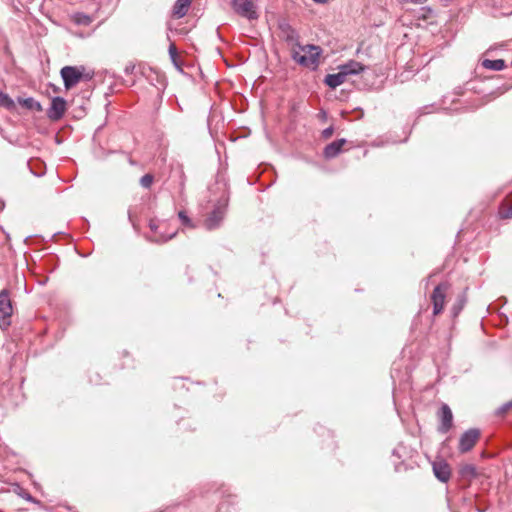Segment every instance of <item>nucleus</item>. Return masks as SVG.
Returning <instances> with one entry per match:
<instances>
[{"label":"nucleus","mask_w":512,"mask_h":512,"mask_svg":"<svg viewBox=\"0 0 512 512\" xmlns=\"http://www.w3.org/2000/svg\"><path fill=\"white\" fill-rule=\"evenodd\" d=\"M216 189L221 192V195L219 199L217 200V203L214 205V208L212 212L208 215V217L204 221V226L207 230L211 231L214 229H217L226 214L228 202H229V193L226 189V185L223 184H216Z\"/></svg>","instance_id":"nucleus-1"},{"label":"nucleus","mask_w":512,"mask_h":512,"mask_svg":"<svg viewBox=\"0 0 512 512\" xmlns=\"http://www.w3.org/2000/svg\"><path fill=\"white\" fill-rule=\"evenodd\" d=\"M321 53L322 49L317 45H300L297 49H292L291 58L303 67L315 70L319 65Z\"/></svg>","instance_id":"nucleus-2"},{"label":"nucleus","mask_w":512,"mask_h":512,"mask_svg":"<svg viewBox=\"0 0 512 512\" xmlns=\"http://www.w3.org/2000/svg\"><path fill=\"white\" fill-rule=\"evenodd\" d=\"M84 66H64L61 71V77L66 89H71L77 85L82 79L90 80L93 74H85Z\"/></svg>","instance_id":"nucleus-3"},{"label":"nucleus","mask_w":512,"mask_h":512,"mask_svg":"<svg viewBox=\"0 0 512 512\" xmlns=\"http://www.w3.org/2000/svg\"><path fill=\"white\" fill-rule=\"evenodd\" d=\"M256 2L257 0H233L232 7L240 16L255 20L259 17Z\"/></svg>","instance_id":"nucleus-4"},{"label":"nucleus","mask_w":512,"mask_h":512,"mask_svg":"<svg viewBox=\"0 0 512 512\" xmlns=\"http://www.w3.org/2000/svg\"><path fill=\"white\" fill-rule=\"evenodd\" d=\"M448 287L449 285L447 283H440L434 288L431 295L434 315H438L443 311Z\"/></svg>","instance_id":"nucleus-5"},{"label":"nucleus","mask_w":512,"mask_h":512,"mask_svg":"<svg viewBox=\"0 0 512 512\" xmlns=\"http://www.w3.org/2000/svg\"><path fill=\"white\" fill-rule=\"evenodd\" d=\"M13 312L12 303L10 300L9 291L3 289L0 291V324L9 325V318Z\"/></svg>","instance_id":"nucleus-6"},{"label":"nucleus","mask_w":512,"mask_h":512,"mask_svg":"<svg viewBox=\"0 0 512 512\" xmlns=\"http://www.w3.org/2000/svg\"><path fill=\"white\" fill-rule=\"evenodd\" d=\"M280 37L291 48L297 49L301 44L299 42V35L297 31L292 28L288 23H281L279 25Z\"/></svg>","instance_id":"nucleus-7"},{"label":"nucleus","mask_w":512,"mask_h":512,"mask_svg":"<svg viewBox=\"0 0 512 512\" xmlns=\"http://www.w3.org/2000/svg\"><path fill=\"white\" fill-rule=\"evenodd\" d=\"M480 437V431L478 429L472 428L467 431H465L459 440V450L462 453H466L470 451L474 445L476 444L477 440Z\"/></svg>","instance_id":"nucleus-8"},{"label":"nucleus","mask_w":512,"mask_h":512,"mask_svg":"<svg viewBox=\"0 0 512 512\" xmlns=\"http://www.w3.org/2000/svg\"><path fill=\"white\" fill-rule=\"evenodd\" d=\"M66 111V100L62 97H54L51 101V105L47 110V116L50 120H60Z\"/></svg>","instance_id":"nucleus-9"},{"label":"nucleus","mask_w":512,"mask_h":512,"mask_svg":"<svg viewBox=\"0 0 512 512\" xmlns=\"http://www.w3.org/2000/svg\"><path fill=\"white\" fill-rule=\"evenodd\" d=\"M432 468H433V473H434L435 477L439 481H441L443 483H446L449 481L450 476H451V469H450L449 464L446 461H444V460L435 461V462H433Z\"/></svg>","instance_id":"nucleus-10"},{"label":"nucleus","mask_w":512,"mask_h":512,"mask_svg":"<svg viewBox=\"0 0 512 512\" xmlns=\"http://www.w3.org/2000/svg\"><path fill=\"white\" fill-rule=\"evenodd\" d=\"M441 424L438 428L439 432L447 433L451 427L453 422V414L450 407L447 404H442L439 412Z\"/></svg>","instance_id":"nucleus-11"},{"label":"nucleus","mask_w":512,"mask_h":512,"mask_svg":"<svg viewBox=\"0 0 512 512\" xmlns=\"http://www.w3.org/2000/svg\"><path fill=\"white\" fill-rule=\"evenodd\" d=\"M149 228H150V231L152 232V235H147L146 238L150 242L165 243V242L171 240L172 238H174L176 235V232H173L168 235H165L163 233L158 234V232H157L158 224L154 220H150Z\"/></svg>","instance_id":"nucleus-12"},{"label":"nucleus","mask_w":512,"mask_h":512,"mask_svg":"<svg viewBox=\"0 0 512 512\" xmlns=\"http://www.w3.org/2000/svg\"><path fill=\"white\" fill-rule=\"evenodd\" d=\"M346 143L345 139H338L328 144L323 151V155L326 159H332L339 155L343 145Z\"/></svg>","instance_id":"nucleus-13"},{"label":"nucleus","mask_w":512,"mask_h":512,"mask_svg":"<svg viewBox=\"0 0 512 512\" xmlns=\"http://www.w3.org/2000/svg\"><path fill=\"white\" fill-rule=\"evenodd\" d=\"M339 69H342L343 72L348 75H357L367 69V66L363 65L362 63L350 60L347 63H344L339 66Z\"/></svg>","instance_id":"nucleus-14"},{"label":"nucleus","mask_w":512,"mask_h":512,"mask_svg":"<svg viewBox=\"0 0 512 512\" xmlns=\"http://www.w3.org/2000/svg\"><path fill=\"white\" fill-rule=\"evenodd\" d=\"M346 77L347 75L343 72V70L339 69L338 73L326 75L324 83L330 88L335 89L345 82Z\"/></svg>","instance_id":"nucleus-15"},{"label":"nucleus","mask_w":512,"mask_h":512,"mask_svg":"<svg viewBox=\"0 0 512 512\" xmlns=\"http://www.w3.org/2000/svg\"><path fill=\"white\" fill-rule=\"evenodd\" d=\"M466 303H467V294H466V290H465L457 296L456 301L454 302V304L451 307V314L454 318L460 314V312L463 310Z\"/></svg>","instance_id":"nucleus-16"},{"label":"nucleus","mask_w":512,"mask_h":512,"mask_svg":"<svg viewBox=\"0 0 512 512\" xmlns=\"http://www.w3.org/2000/svg\"><path fill=\"white\" fill-rule=\"evenodd\" d=\"M192 0H177L173 7V14L177 18H182L187 14Z\"/></svg>","instance_id":"nucleus-17"},{"label":"nucleus","mask_w":512,"mask_h":512,"mask_svg":"<svg viewBox=\"0 0 512 512\" xmlns=\"http://www.w3.org/2000/svg\"><path fill=\"white\" fill-rule=\"evenodd\" d=\"M17 101L21 106H23L27 110H32V111H37V112L42 111L41 104L38 101H36L33 97H28V98L19 97L17 99Z\"/></svg>","instance_id":"nucleus-18"},{"label":"nucleus","mask_w":512,"mask_h":512,"mask_svg":"<svg viewBox=\"0 0 512 512\" xmlns=\"http://www.w3.org/2000/svg\"><path fill=\"white\" fill-rule=\"evenodd\" d=\"M482 66L486 69H490L493 71H501L506 67L505 61L503 59H484L482 62Z\"/></svg>","instance_id":"nucleus-19"},{"label":"nucleus","mask_w":512,"mask_h":512,"mask_svg":"<svg viewBox=\"0 0 512 512\" xmlns=\"http://www.w3.org/2000/svg\"><path fill=\"white\" fill-rule=\"evenodd\" d=\"M0 106L9 111H14L16 108L14 100L4 92H0Z\"/></svg>","instance_id":"nucleus-20"},{"label":"nucleus","mask_w":512,"mask_h":512,"mask_svg":"<svg viewBox=\"0 0 512 512\" xmlns=\"http://www.w3.org/2000/svg\"><path fill=\"white\" fill-rule=\"evenodd\" d=\"M460 474L464 478L472 479L477 476V470L474 465L466 464L460 468Z\"/></svg>","instance_id":"nucleus-21"},{"label":"nucleus","mask_w":512,"mask_h":512,"mask_svg":"<svg viewBox=\"0 0 512 512\" xmlns=\"http://www.w3.org/2000/svg\"><path fill=\"white\" fill-rule=\"evenodd\" d=\"M154 181V177L152 174L150 173H147L145 175H143L141 178H140V185L143 187V188H146V189H149L152 185Z\"/></svg>","instance_id":"nucleus-22"},{"label":"nucleus","mask_w":512,"mask_h":512,"mask_svg":"<svg viewBox=\"0 0 512 512\" xmlns=\"http://www.w3.org/2000/svg\"><path fill=\"white\" fill-rule=\"evenodd\" d=\"M178 217L182 223L183 226H186V227H189V228H193L194 225L191 221V219L188 217V215L186 214L185 211H179L178 212Z\"/></svg>","instance_id":"nucleus-23"},{"label":"nucleus","mask_w":512,"mask_h":512,"mask_svg":"<svg viewBox=\"0 0 512 512\" xmlns=\"http://www.w3.org/2000/svg\"><path fill=\"white\" fill-rule=\"evenodd\" d=\"M176 171H177L178 177H179L180 190L182 191L184 189V186H185L186 176H185V173L183 171V167L181 165H177Z\"/></svg>","instance_id":"nucleus-24"},{"label":"nucleus","mask_w":512,"mask_h":512,"mask_svg":"<svg viewBox=\"0 0 512 512\" xmlns=\"http://www.w3.org/2000/svg\"><path fill=\"white\" fill-rule=\"evenodd\" d=\"M169 56H170L172 62L174 63V65L179 67V65L177 63V56H178L177 48L174 44H171L169 46Z\"/></svg>","instance_id":"nucleus-25"},{"label":"nucleus","mask_w":512,"mask_h":512,"mask_svg":"<svg viewBox=\"0 0 512 512\" xmlns=\"http://www.w3.org/2000/svg\"><path fill=\"white\" fill-rule=\"evenodd\" d=\"M500 215L502 218H512V203L509 204L506 208L500 210Z\"/></svg>","instance_id":"nucleus-26"},{"label":"nucleus","mask_w":512,"mask_h":512,"mask_svg":"<svg viewBox=\"0 0 512 512\" xmlns=\"http://www.w3.org/2000/svg\"><path fill=\"white\" fill-rule=\"evenodd\" d=\"M512 408V401H509L507 403H504L502 406H500L497 410V413L499 415L505 414L507 411H509Z\"/></svg>","instance_id":"nucleus-27"},{"label":"nucleus","mask_w":512,"mask_h":512,"mask_svg":"<svg viewBox=\"0 0 512 512\" xmlns=\"http://www.w3.org/2000/svg\"><path fill=\"white\" fill-rule=\"evenodd\" d=\"M333 132H334V129H333V127H332V126L327 127V128H325V129L322 131V137H323L324 139H328V138H330V137L332 136Z\"/></svg>","instance_id":"nucleus-28"},{"label":"nucleus","mask_w":512,"mask_h":512,"mask_svg":"<svg viewBox=\"0 0 512 512\" xmlns=\"http://www.w3.org/2000/svg\"><path fill=\"white\" fill-rule=\"evenodd\" d=\"M427 0H399V2L401 4H405V3H413V4H423L425 3Z\"/></svg>","instance_id":"nucleus-29"},{"label":"nucleus","mask_w":512,"mask_h":512,"mask_svg":"<svg viewBox=\"0 0 512 512\" xmlns=\"http://www.w3.org/2000/svg\"><path fill=\"white\" fill-rule=\"evenodd\" d=\"M19 495H20L22 498H24V499H26V500H28V501H31V502H33V501H34L33 497H32L28 492H22V493H19Z\"/></svg>","instance_id":"nucleus-30"},{"label":"nucleus","mask_w":512,"mask_h":512,"mask_svg":"<svg viewBox=\"0 0 512 512\" xmlns=\"http://www.w3.org/2000/svg\"><path fill=\"white\" fill-rule=\"evenodd\" d=\"M444 6H448L453 0H440Z\"/></svg>","instance_id":"nucleus-31"},{"label":"nucleus","mask_w":512,"mask_h":512,"mask_svg":"<svg viewBox=\"0 0 512 512\" xmlns=\"http://www.w3.org/2000/svg\"><path fill=\"white\" fill-rule=\"evenodd\" d=\"M315 3H319V4H325L328 2V0H313Z\"/></svg>","instance_id":"nucleus-32"},{"label":"nucleus","mask_w":512,"mask_h":512,"mask_svg":"<svg viewBox=\"0 0 512 512\" xmlns=\"http://www.w3.org/2000/svg\"><path fill=\"white\" fill-rule=\"evenodd\" d=\"M133 68H134V67H129V66H127V67L125 68V72L128 74V73H130V72L133 70Z\"/></svg>","instance_id":"nucleus-33"},{"label":"nucleus","mask_w":512,"mask_h":512,"mask_svg":"<svg viewBox=\"0 0 512 512\" xmlns=\"http://www.w3.org/2000/svg\"><path fill=\"white\" fill-rule=\"evenodd\" d=\"M393 454L398 455V450L397 449L393 450Z\"/></svg>","instance_id":"nucleus-34"}]
</instances>
